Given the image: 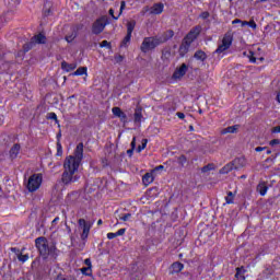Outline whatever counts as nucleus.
<instances>
[{
    "label": "nucleus",
    "mask_w": 280,
    "mask_h": 280,
    "mask_svg": "<svg viewBox=\"0 0 280 280\" xmlns=\"http://www.w3.org/2000/svg\"><path fill=\"white\" fill-rule=\"evenodd\" d=\"M82 159H84V144L79 143L74 150V155L67 156L63 162L65 172L62 174V183L65 185H71V183H78L80 180L75 172L80 170Z\"/></svg>",
    "instance_id": "1"
},
{
    "label": "nucleus",
    "mask_w": 280,
    "mask_h": 280,
    "mask_svg": "<svg viewBox=\"0 0 280 280\" xmlns=\"http://www.w3.org/2000/svg\"><path fill=\"white\" fill-rule=\"evenodd\" d=\"M198 34H200V28L196 27L191 30L186 37L184 38L183 44L179 47V55L183 57L187 51H189V47H191V43L198 38Z\"/></svg>",
    "instance_id": "2"
},
{
    "label": "nucleus",
    "mask_w": 280,
    "mask_h": 280,
    "mask_svg": "<svg viewBox=\"0 0 280 280\" xmlns=\"http://www.w3.org/2000/svg\"><path fill=\"white\" fill-rule=\"evenodd\" d=\"M40 185H43V174L35 173L28 177L26 183V189L31 194H34V191H38V189H40Z\"/></svg>",
    "instance_id": "3"
},
{
    "label": "nucleus",
    "mask_w": 280,
    "mask_h": 280,
    "mask_svg": "<svg viewBox=\"0 0 280 280\" xmlns=\"http://www.w3.org/2000/svg\"><path fill=\"white\" fill-rule=\"evenodd\" d=\"M35 244H36V248H38L42 257H47L48 255H54V253L56 252V247H52L49 249V246L47 245V238H45V237L36 238Z\"/></svg>",
    "instance_id": "4"
},
{
    "label": "nucleus",
    "mask_w": 280,
    "mask_h": 280,
    "mask_svg": "<svg viewBox=\"0 0 280 280\" xmlns=\"http://www.w3.org/2000/svg\"><path fill=\"white\" fill-rule=\"evenodd\" d=\"M159 45H161V40H159V38L147 37L142 42L141 51H143V54H148V51H152V49L159 47Z\"/></svg>",
    "instance_id": "5"
},
{
    "label": "nucleus",
    "mask_w": 280,
    "mask_h": 280,
    "mask_svg": "<svg viewBox=\"0 0 280 280\" xmlns=\"http://www.w3.org/2000/svg\"><path fill=\"white\" fill-rule=\"evenodd\" d=\"M108 25V18L106 15L98 18L92 25L93 34H102Z\"/></svg>",
    "instance_id": "6"
},
{
    "label": "nucleus",
    "mask_w": 280,
    "mask_h": 280,
    "mask_svg": "<svg viewBox=\"0 0 280 280\" xmlns=\"http://www.w3.org/2000/svg\"><path fill=\"white\" fill-rule=\"evenodd\" d=\"M92 226H93V223L88 222L84 219H79V229L81 231L82 242H86V240H89V233H91Z\"/></svg>",
    "instance_id": "7"
},
{
    "label": "nucleus",
    "mask_w": 280,
    "mask_h": 280,
    "mask_svg": "<svg viewBox=\"0 0 280 280\" xmlns=\"http://www.w3.org/2000/svg\"><path fill=\"white\" fill-rule=\"evenodd\" d=\"M231 45H233V36H231V34H225L221 44L217 48L215 54H224V51H226Z\"/></svg>",
    "instance_id": "8"
},
{
    "label": "nucleus",
    "mask_w": 280,
    "mask_h": 280,
    "mask_svg": "<svg viewBox=\"0 0 280 280\" xmlns=\"http://www.w3.org/2000/svg\"><path fill=\"white\" fill-rule=\"evenodd\" d=\"M187 73V65L183 63L179 68L173 73V80H180Z\"/></svg>",
    "instance_id": "9"
},
{
    "label": "nucleus",
    "mask_w": 280,
    "mask_h": 280,
    "mask_svg": "<svg viewBox=\"0 0 280 280\" xmlns=\"http://www.w3.org/2000/svg\"><path fill=\"white\" fill-rule=\"evenodd\" d=\"M244 56L248 58L249 62H257V60H260L261 62L264 60V57H257V54H255L253 50L245 51Z\"/></svg>",
    "instance_id": "10"
},
{
    "label": "nucleus",
    "mask_w": 280,
    "mask_h": 280,
    "mask_svg": "<svg viewBox=\"0 0 280 280\" xmlns=\"http://www.w3.org/2000/svg\"><path fill=\"white\" fill-rule=\"evenodd\" d=\"M112 113L115 117H118V119H120V121H126L127 119V116H126V113H124L121 110V108L119 107H114L112 108Z\"/></svg>",
    "instance_id": "11"
},
{
    "label": "nucleus",
    "mask_w": 280,
    "mask_h": 280,
    "mask_svg": "<svg viewBox=\"0 0 280 280\" xmlns=\"http://www.w3.org/2000/svg\"><path fill=\"white\" fill-rule=\"evenodd\" d=\"M164 8L163 3H155L150 8V14H162Z\"/></svg>",
    "instance_id": "12"
},
{
    "label": "nucleus",
    "mask_w": 280,
    "mask_h": 280,
    "mask_svg": "<svg viewBox=\"0 0 280 280\" xmlns=\"http://www.w3.org/2000/svg\"><path fill=\"white\" fill-rule=\"evenodd\" d=\"M32 43H36L37 45H45V43H47V37L43 33H39L32 38Z\"/></svg>",
    "instance_id": "13"
},
{
    "label": "nucleus",
    "mask_w": 280,
    "mask_h": 280,
    "mask_svg": "<svg viewBox=\"0 0 280 280\" xmlns=\"http://www.w3.org/2000/svg\"><path fill=\"white\" fill-rule=\"evenodd\" d=\"M77 68H78V63H75V62L69 63L67 61H63L61 63L62 71H66L67 73H69V71L75 70Z\"/></svg>",
    "instance_id": "14"
},
{
    "label": "nucleus",
    "mask_w": 280,
    "mask_h": 280,
    "mask_svg": "<svg viewBox=\"0 0 280 280\" xmlns=\"http://www.w3.org/2000/svg\"><path fill=\"white\" fill-rule=\"evenodd\" d=\"M237 130H240V125L230 126V127L222 129L221 135H235V132H237Z\"/></svg>",
    "instance_id": "15"
},
{
    "label": "nucleus",
    "mask_w": 280,
    "mask_h": 280,
    "mask_svg": "<svg viewBox=\"0 0 280 280\" xmlns=\"http://www.w3.org/2000/svg\"><path fill=\"white\" fill-rule=\"evenodd\" d=\"M185 268V265L182 262H174L171 266V275H178V272H182V270Z\"/></svg>",
    "instance_id": "16"
},
{
    "label": "nucleus",
    "mask_w": 280,
    "mask_h": 280,
    "mask_svg": "<svg viewBox=\"0 0 280 280\" xmlns=\"http://www.w3.org/2000/svg\"><path fill=\"white\" fill-rule=\"evenodd\" d=\"M156 196H159V188L154 187V188H150L149 190H147L145 192V198L148 200H154V198H156Z\"/></svg>",
    "instance_id": "17"
},
{
    "label": "nucleus",
    "mask_w": 280,
    "mask_h": 280,
    "mask_svg": "<svg viewBox=\"0 0 280 280\" xmlns=\"http://www.w3.org/2000/svg\"><path fill=\"white\" fill-rule=\"evenodd\" d=\"M142 183L148 187V185H152L154 183V175L152 173H147L142 177Z\"/></svg>",
    "instance_id": "18"
},
{
    "label": "nucleus",
    "mask_w": 280,
    "mask_h": 280,
    "mask_svg": "<svg viewBox=\"0 0 280 280\" xmlns=\"http://www.w3.org/2000/svg\"><path fill=\"white\" fill-rule=\"evenodd\" d=\"M256 189L260 196H266V194H268V185H266L265 182H260Z\"/></svg>",
    "instance_id": "19"
},
{
    "label": "nucleus",
    "mask_w": 280,
    "mask_h": 280,
    "mask_svg": "<svg viewBox=\"0 0 280 280\" xmlns=\"http://www.w3.org/2000/svg\"><path fill=\"white\" fill-rule=\"evenodd\" d=\"M244 275H246V269L244 267L236 268V273H235L236 280H246V277H244Z\"/></svg>",
    "instance_id": "20"
},
{
    "label": "nucleus",
    "mask_w": 280,
    "mask_h": 280,
    "mask_svg": "<svg viewBox=\"0 0 280 280\" xmlns=\"http://www.w3.org/2000/svg\"><path fill=\"white\" fill-rule=\"evenodd\" d=\"M21 152V145L14 144L10 150V156L11 159H16L19 156V153Z\"/></svg>",
    "instance_id": "21"
},
{
    "label": "nucleus",
    "mask_w": 280,
    "mask_h": 280,
    "mask_svg": "<svg viewBox=\"0 0 280 280\" xmlns=\"http://www.w3.org/2000/svg\"><path fill=\"white\" fill-rule=\"evenodd\" d=\"M235 170V164L228 163L224 167L220 170V174H229V172H233Z\"/></svg>",
    "instance_id": "22"
},
{
    "label": "nucleus",
    "mask_w": 280,
    "mask_h": 280,
    "mask_svg": "<svg viewBox=\"0 0 280 280\" xmlns=\"http://www.w3.org/2000/svg\"><path fill=\"white\" fill-rule=\"evenodd\" d=\"M195 58H196V60H201V62H202V61L207 60V54H205V51H202V50H198L197 52H195Z\"/></svg>",
    "instance_id": "23"
},
{
    "label": "nucleus",
    "mask_w": 280,
    "mask_h": 280,
    "mask_svg": "<svg viewBox=\"0 0 280 280\" xmlns=\"http://www.w3.org/2000/svg\"><path fill=\"white\" fill-rule=\"evenodd\" d=\"M235 201V194L233 191H229L228 196L225 197L226 205H233Z\"/></svg>",
    "instance_id": "24"
},
{
    "label": "nucleus",
    "mask_w": 280,
    "mask_h": 280,
    "mask_svg": "<svg viewBox=\"0 0 280 280\" xmlns=\"http://www.w3.org/2000/svg\"><path fill=\"white\" fill-rule=\"evenodd\" d=\"M137 25V22L131 21L127 23V34L132 35V32H135V26Z\"/></svg>",
    "instance_id": "25"
},
{
    "label": "nucleus",
    "mask_w": 280,
    "mask_h": 280,
    "mask_svg": "<svg viewBox=\"0 0 280 280\" xmlns=\"http://www.w3.org/2000/svg\"><path fill=\"white\" fill-rule=\"evenodd\" d=\"M86 67H81L78 70H75L72 75H86Z\"/></svg>",
    "instance_id": "26"
},
{
    "label": "nucleus",
    "mask_w": 280,
    "mask_h": 280,
    "mask_svg": "<svg viewBox=\"0 0 280 280\" xmlns=\"http://www.w3.org/2000/svg\"><path fill=\"white\" fill-rule=\"evenodd\" d=\"M81 272L82 275H85V277H91L93 275L92 267H83Z\"/></svg>",
    "instance_id": "27"
},
{
    "label": "nucleus",
    "mask_w": 280,
    "mask_h": 280,
    "mask_svg": "<svg viewBox=\"0 0 280 280\" xmlns=\"http://www.w3.org/2000/svg\"><path fill=\"white\" fill-rule=\"evenodd\" d=\"M132 218L131 213H126V214H121L119 217V220H121L122 222H130V219Z\"/></svg>",
    "instance_id": "28"
},
{
    "label": "nucleus",
    "mask_w": 280,
    "mask_h": 280,
    "mask_svg": "<svg viewBox=\"0 0 280 280\" xmlns=\"http://www.w3.org/2000/svg\"><path fill=\"white\" fill-rule=\"evenodd\" d=\"M77 36H78L77 33H72L71 35H67L66 36L67 43H73V40L75 39Z\"/></svg>",
    "instance_id": "29"
},
{
    "label": "nucleus",
    "mask_w": 280,
    "mask_h": 280,
    "mask_svg": "<svg viewBox=\"0 0 280 280\" xmlns=\"http://www.w3.org/2000/svg\"><path fill=\"white\" fill-rule=\"evenodd\" d=\"M148 147V139L142 140V144L138 147V152H143V149Z\"/></svg>",
    "instance_id": "30"
},
{
    "label": "nucleus",
    "mask_w": 280,
    "mask_h": 280,
    "mask_svg": "<svg viewBox=\"0 0 280 280\" xmlns=\"http://www.w3.org/2000/svg\"><path fill=\"white\" fill-rule=\"evenodd\" d=\"M18 259H19V261H22V264H25V261H27V259H30V256L28 255L20 254L18 256Z\"/></svg>",
    "instance_id": "31"
},
{
    "label": "nucleus",
    "mask_w": 280,
    "mask_h": 280,
    "mask_svg": "<svg viewBox=\"0 0 280 280\" xmlns=\"http://www.w3.org/2000/svg\"><path fill=\"white\" fill-rule=\"evenodd\" d=\"M131 38H132V35H129V33H127L126 37L122 40V46L126 47V45H128V43H130Z\"/></svg>",
    "instance_id": "32"
},
{
    "label": "nucleus",
    "mask_w": 280,
    "mask_h": 280,
    "mask_svg": "<svg viewBox=\"0 0 280 280\" xmlns=\"http://www.w3.org/2000/svg\"><path fill=\"white\" fill-rule=\"evenodd\" d=\"M177 163L179 165H185V163H187V158H185V155H182L177 159Z\"/></svg>",
    "instance_id": "33"
},
{
    "label": "nucleus",
    "mask_w": 280,
    "mask_h": 280,
    "mask_svg": "<svg viewBox=\"0 0 280 280\" xmlns=\"http://www.w3.org/2000/svg\"><path fill=\"white\" fill-rule=\"evenodd\" d=\"M124 10H126V1L120 2L119 16H121V14H124Z\"/></svg>",
    "instance_id": "34"
},
{
    "label": "nucleus",
    "mask_w": 280,
    "mask_h": 280,
    "mask_svg": "<svg viewBox=\"0 0 280 280\" xmlns=\"http://www.w3.org/2000/svg\"><path fill=\"white\" fill-rule=\"evenodd\" d=\"M142 115H141V112H136L135 113V121H141L142 119Z\"/></svg>",
    "instance_id": "35"
},
{
    "label": "nucleus",
    "mask_w": 280,
    "mask_h": 280,
    "mask_svg": "<svg viewBox=\"0 0 280 280\" xmlns=\"http://www.w3.org/2000/svg\"><path fill=\"white\" fill-rule=\"evenodd\" d=\"M62 154V144L60 142H57V156H60Z\"/></svg>",
    "instance_id": "36"
},
{
    "label": "nucleus",
    "mask_w": 280,
    "mask_h": 280,
    "mask_svg": "<svg viewBox=\"0 0 280 280\" xmlns=\"http://www.w3.org/2000/svg\"><path fill=\"white\" fill-rule=\"evenodd\" d=\"M100 47H102V48L107 47V49H110V44L108 43V40H103L100 44Z\"/></svg>",
    "instance_id": "37"
},
{
    "label": "nucleus",
    "mask_w": 280,
    "mask_h": 280,
    "mask_svg": "<svg viewBox=\"0 0 280 280\" xmlns=\"http://www.w3.org/2000/svg\"><path fill=\"white\" fill-rule=\"evenodd\" d=\"M109 14H110L112 19H114L115 21H117L119 19V16H121L119 14H118V16H115V10H113V9H109Z\"/></svg>",
    "instance_id": "38"
},
{
    "label": "nucleus",
    "mask_w": 280,
    "mask_h": 280,
    "mask_svg": "<svg viewBox=\"0 0 280 280\" xmlns=\"http://www.w3.org/2000/svg\"><path fill=\"white\" fill-rule=\"evenodd\" d=\"M48 119H54L55 121L58 120V116L56 115V113H49L48 114Z\"/></svg>",
    "instance_id": "39"
},
{
    "label": "nucleus",
    "mask_w": 280,
    "mask_h": 280,
    "mask_svg": "<svg viewBox=\"0 0 280 280\" xmlns=\"http://www.w3.org/2000/svg\"><path fill=\"white\" fill-rule=\"evenodd\" d=\"M271 133H272V135H279V133H280V126L273 127V128L271 129Z\"/></svg>",
    "instance_id": "40"
},
{
    "label": "nucleus",
    "mask_w": 280,
    "mask_h": 280,
    "mask_svg": "<svg viewBox=\"0 0 280 280\" xmlns=\"http://www.w3.org/2000/svg\"><path fill=\"white\" fill-rule=\"evenodd\" d=\"M125 233H126V229H120V230H118V231L116 232V237H119V236H121V235H125Z\"/></svg>",
    "instance_id": "41"
},
{
    "label": "nucleus",
    "mask_w": 280,
    "mask_h": 280,
    "mask_svg": "<svg viewBox=\"0 0 280 280\" xmlns=\"http://www.w3.org/2000/svg\"><path fill=\"white\" fill-rule=\"evenodd\" d=\"M279 143H280L279 139H273L269 142V145L275 147V145H279Z\"/></svg>",
    "instance_id": "42"
},
{
    "label": "nucleus",
    "mask_w": 280,
    "mask_h": 280,
    "mask_svg": "<svg viewBox=\"0 0 280 280\" xmlns=\"http://www.w3.org/2000/svg\"><path fill=\"white\" fill-rule=\"evenodd\" d=\"M247 25H249L252 30H257V23H255L253 20L249 21Z\"/></svg>",
    "instance_id": "43"
},
{
    "label": "nucleus",
    "mask_w": 280,
    "mask_h": 280,
    "mask_svg": "<svg viewBox=\"0 0 280 280\" xmlns=\"http://www.w3.org/2000/svg\"><path fill=\"white\" fill-rule=\"evenodd\" d=\"M115 237H117V234L116 233H107V240H115Z\"/></svg>",
    "instance_id": "44"
},
{
    "label": "nucleus",
    "mask_w": 280,
    "mask_h": 280,
    "mask_svg": "<svg viewBox=\"0 0 280 280\" xmlns=\"http://www.w3.org/2000/svg\"><path fill=\"white\" fill-rule=\"evenodd\" d=\"M84 264H85V266H88V268H93V265H92L90 258H86V259L84 260Z\"/></svg>",
    "instance_id": "45"
},
{
    "label": "nucleus",
    "mask_w": 280,
    "mask_h": 280,
    "mask_svg": "<svg viewBox=\"0 0 280 280\" xmlns=\"http://www.w3.org/2000/svg\"><path fill=\"white\" fill-rule=\"evenodd\" d=\"M124 61V57L118 55L115 57V62H122Z\"/></svg>",
    "instance_id": "46"
},
{
    "label": "nucleus",
    "mask_w": 280,
    "mask_h": 280,
    "mask_svg": "<svg viewBox=\"0 0 280 280\" xmlns=\"http://www.w3.org/2000/svg\"><path fill=\"white\" fill-rule=\"evenodd\" d=\"M136 147H137V138L133 137V139L131 141V149L135 150Z\"/></svg>",
    "instance_id": "47"
},
{
    "label": "nucleus",
    "mask_w": 280,
    "mask_h": 280,
    "mask_svg": "<svg viewBox=\"0 0 280 280\" xmlns=\"http://www.w3.org/2000/svg\"><path fill=\"white\" fill-rule=\"evenodd\" d=\"M264 150H266V147H257L255 149L256 152H264Z\"/></svg>",
    "instance_id": "48"
},
{
    "label": "nucleus",
    "mask_w": 280,
    "mask_h": 280,
    "mask_svg": "<svg viewBox=\"0 0 280 280\" xmlns=\"http://www.w3.org/2000/svg\"><path fill=\"white\" fill-rule=\"evenodd\" d=\"M237 23L242 24V20H240V19L234 20V21L232 22V25H235V24H237Z\"/></svg>",
    "instance_id": "49"
},
{
    "label": "nucleus",
    "mask_w": 280,
    "mask_h": 280,
    "mask_svg": "<svg viewBox=\"0 0 280 280\" xmlns=\"http://www.w3.org/2000/svg\"><path fill=\"white\" fill-rule=\"evenodd\" d=\"M177 117H178L179 119H185V114H183V113H177Z\"/></svg>",
    "instance_id": "50"
},
{
    "label": "nucleus",
    "mask_w": 280,
    "mask_h": 280,
    "mask_svg": "<svg viewBox=\"0 0 280 280\" xmlns=\"http://www.w3.org/2000/svg\"><path fill=\"white\" fill-rule=\"evenodd\" d=\"M159 170H164V166H163V165H160V166L155 167V168L153 170V172H159Z\"/></svg>",
    "instance_id": "51"
},
{
    "label": "nucleus",
    "mask_w": 280,
    "mask_h": 280,
    "mask_svg": "<svg viewBox=\"0 0 280 280\" xmlns=\"http://www.w3.org/2000/svg\"><path fill=\"white\" fill-rule=\"evenodd\" d=\"M58 222H60V218L58 217L52 220V224H58Z\"/></svg>",
    "instance_id": "52"
},
{
    "label": "nucleus",
    "mask_w": 280,
    "mask_h": 280,
    "mask_svg": "<svg viewBox=\"0 0 280 280\" xmlns=\"http://www.w3.org/2000/svg\"><path fill=\"white\" fill-rule=\"evenodd\" d=\"M246 25H248V22H246V21L241 22V27H246Z\"/></svg>",
    "instance_id": "53"
},
{
    "label": "nucleus",
    "mask_w": 280,
    "mask_h": 280,
    "mask_svg": "<svg viewBox=\"0 0 280 280\" xmlns=\"http://www.w3.org/2000/svg\"><path fill=\"white\" fill-rule=\"evenodd\" d=\"M150 11V8H144L143 10H142V14H145V12H149Z\"/></svg>",
    "instance_id": "54"
},
{
    "label": "nucleus",
    "mask_w": 280,
    "mask_h": 280,
    "mask_svg": "<svg viewBox=\"0 0 280 280\" xmlns=\"http://www.w3.org/2000/svg\"><path fill=\"white\" fill-rule=\"evenodd\" d=\"M74 97H75V95L68 97V102H70V103L73 102Z\"/></svg>",
    "instance_id": "55"
},
{
    "label": "nucleus",
    "mask_w": 280,
    "mask_h": 280,
    "mask_svg": "<svg viewBox=\"0 0 280 280\" xmlns=\"http://www.w3.org/2000/svg\"><path fill=\"white\" fill-rule=\"evenodd\" d=\"M103 224V221H102V219H100L98 221H97V225L100 226V225H102Z\"/></svg>",
    "instance_id": "56"
},
{
    "label": "nucleus",
    "mask_w": 280,
    "mask_h": 280,
    "mask_svg": "<svg viewBox=\"0 0 280 280\" xmlns=\"http://www.w3.org/2000/svg\"><path fill=\"white\" fill-rule=\"evenodd\" d=\"M202 16L203 19H207V16H209V13H203Z\"/></svg>",
    "instance_id": "57"
},
{
    "label": "nucleus",
    "mask_w": 280,
    "mask_h": 280,
    "mask_svg": "<svg viewBox=\"0 0 280 280\" xmlns=\"http://www.w3.org/2000/svg\"><path fill=\"white\" fill-rule=\"evenodd\" d=\"M266 1H268V0H260L261 3H266Z\"/></svg>",
    "instance_id": "58"
},
{
    "label": "nucleus",
    "mask_w": 280,
    "mask_h": 280,
    "mask_svg": "<svg viewBox=\"0 0 280 280\" xmlns=\"http://www.w3.org/2000/svg\"><path fill=\"white\" fill-rule=\"evenodd\" d=\"M267 154H271V151H270V150H267Z\"/></svg>",
    "instance_id": "59"
},
{
    "label": "nucleus",
    "mask_w": 280,
    "mask_h": 280,
    "mask_svg": "<svg viewBox=\"0 0 280 280\" xmlns=\"http://www.w3.org/2000/svg\"><path fill=\"white\" fill-rule=\"evenodd\" d=\"M241 178H246V175H242Z\"/></svg>",
    "instance_id": "60"
},
{
    "label": "nucleus",
    "mask_w": 280,
    "mask_h": 280,
    "mask_svg": "<svg viewBox=\"0 0 280 280\" xmlns=\"http://www.w3.org/2000/svg\"><path fill=\"white\" fill-rule=\"evenodd\" d=\"M3 191V188H1V186H0V194Z\"/></svg>",
    "instance_id": "61"
},
{
    "label": "nucleus",
    "mask_w": 280,
    "mask_h": 280,
    "mask_svg": "<svg viewBox=\"0 0 280 280\" xmlns=\"http://www.w3.org/2000/svg\"><path fill=\"white\" fill-rule=\"evenodd\" d=\"M63 280H67V279H63Z\"/></svg>",
    "instance_id": "62"
}]
</instances>
